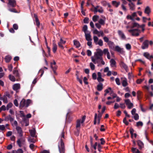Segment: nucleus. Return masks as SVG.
Segmentation results:
<instances>
[{
    "mask_svg": "<svg viewBox=\"0 0 153 153\" xmlns=\"http://www.w3.org/2000/svg\"><path fill=\"white\" fill-rule=\"evenodd\" d=\"M103 89V85L102 83H100L99 85H97V89L98 91H100Z\"/></svg>",
    "mask_w": 153,
    "mask_h": 153,
    "instance_id": "obj_26",
    "label": "nucleus"
},
{
    "mask_svg": "<svg viewBox=\"0 0 153 153\" xmlns=\"http://www.w3.org/2000/svg\"><path fill=\"white\" fill-rule=\"evenodd\" d=\"M103 53H104L105 54H109V52L108 51V49H104L103 50Z\"/></svg>",
    "mask_w": 153,
    "mask_h": 153,
    "instance_id": "obj_56",
    "label": "nucleus"
},
{
    "mask_svg": "<svg viewBox=\"0 0 153 153\" xmlns=\"http://www.w3.org/2000/svg\"><path fill=\"white\" fill-rule=\"evenodd\" d=\"M133 118H134V119L136 120H138L139 119V116L138 114L137 113L134 114V116L133 117Z\"/></svg>",
    "mask_w": 153,
    "mask_h": 153,
    "instance_id": "obj_48",
    "label": "nucleus"
},
{
    "mask_svg": "<svg viewBox=\"0 0 153 153\" xmlns=\"http://www.w3.org/2000/svg\"><path fill=\"white\" fill-rule=\"evenodd\" d=\"M131 150L133 153H140V152L139 150L133 147L131 148Z\"/></svg>",
    "mask_w": 153,
    "mask_h": 153,
    "instance_id": "obj_27",
    "label": "nucleus"
},
{
    "mask_svg": "<svg viewBox=\"0 0 153 153\" xmlns=\"http://www.w3.org/2000/svg\"><path fill=\"white\" fill-rule=\"evenodd\" d=\"M41 73L40 75V77H41L44 73V69L42 68L39 71L38 74Z\"/></svg>",
    "mask_w": 153,
    "mask_h": 153,
    "instance_id": "obj_45",
    "label": "nucleus"
},
{
    "mask_svg": "<svg viewBox=\"0 0 153 153\" xmlns=\"http://www.w3.org/2000/svg\"><path fill=\"white\" fill-rule=\"evenodd\" d=\"M25 105V99H23L20 103L19 108L20 109H22L24 106L26 107Z\"/></svg>",
    "mask_w": 153,
    "mask_h": 153,
    "instance_id": "obj_14",
    "label": "nucleus"
},
{
    "mask_svg": "<svg viewBox=\"0 0 153 153\" xmlns=\"http://www.w3.org/2000/svg\"><path fill=\"white\" fill-rule=\"evenodd\" d=\"M73 42L74 45L76 46L77 48H78L80 46V43L78 41L74 40Z\"/></svg>",
    "mask_w": 153,
    "mask_h": 153,
    "instance_id": "obj_24",
    "label": "nucleus"
},
{
    "mask_svg": "<svg viewBox=\"0 0 153 153\" xmlns=\"http://www.w3.org/2000/svg\"><path fill=\"white\" fill-rule=\"evenodd\" d=\"M28 141L30 143H35L36 141L34 138H31L30 137L28 138Z\"/></svg>",
    "mask_w": 153,
    "mask_h": 153,
    "instance_id": "obj_41",
    "label": "nucleus"
},
{
    "mask_svg": "<svg viewBox=\"0 0 153 153\" xmlns=\"http://www.w3.org/2000/svg\"><path fill=\"white\" fill-rule=\"evenodd\" d=\"M102 147L101 146L100 144L99 143L98 145L97 149L99 152H101L102 151L101 149H102Z\"/></svg>",
    "mask_w": 153,
    "mask_h": 153,
    "instance_id": "obj_49",
    "label": "nucleus"
},
{
    "mask_svg": "<svg viewBox=\"0 0 153 153\" xmlns=\"http://www.w3.org/2000/svg\"><path fill=\"white\" fill-rule=\"evenodd\" d=\"M143 125V124L142 122L141 121H139L137 122L136 123V126L137 127L139 126H142Z\"/></svg>",
    "mask_w": 153,
    "mask_h": 153,
    "instance_id": "obj_47",
    "label": "nucleus"
},
{
    "mask_svg": "<svg viewBox=\"0 0 153 153\" xmlns=\"http://www.w3.org/2000/svg\"><path fill=\"white\" fill-rule=\"evenodd\" d=\"M16 67L14 68L15 70H13V74H14L16 76L18 77L19 76V74L18 71L16 70Z\"/></svg>",
    "mask_w": 153,
    "mask_h": 153,
    "instance_id": "obj_29",
    "label": "nucleus"
},
{
    "mask_svg": "<svg viewBox=\"0 0 153 153\" xmlns=\"http://www.w3.org/2000/svg\"><path fill=\"white\" fill-rule=\"evenodd\" d=\"M149 41L147 40H145L143 43L141 48L143 49H145L148 47Z\"/></svg>",
    "mask_w": 153,
    "mask_h": 153,
    "instance_id": "obj_7",
    "label": "nucleus"
},
{
    "mask_svg": "<svg viewBox=\"0 0 153 153\" xmlns=\"http://www.w3.org/2000/svg\"><path fill=\"white\" fill-rule=\"evenodd\" d=\"M51 67L52 70H56L57 67L56 65H53V63L52 62L51 63Z\"/></svg>",
    "mask_w": 153,
    "mask_h": 153,
    "instance_id": "obj_40",
    "label": "nucleus"
},
{
    "mask_svg": "<svg viewBox=\"0 0 153 153\" xmlns=\"http://www.w3.org/2000/svg\"><path fill=\"white\" fill-rule=\"evenodd\" d=\"M107 44L110 48L112 49H114V44L113 42L110 41Z\"/></svg>",
    "mask_w": 153,
    "mask_h": 153,
    "instance_id": "obj_19",
    "label": "nucleus"
},
{
    "mask_svg": "<svg viewBox=\"0 0 153 153\" xmlns=\"http://www.w3.org/2000/svg\"><path fill=\"white\" fill-rule=\"evenodd\" d=\"M128 31L131 33L132 36H138L139 35L138 29H137L129 30Z\"/></svg>",
    "mask_w": 153,
    "mask_h": 153,
    "instance_id": "obj_3",
    "label": "nucleus"
},
{
    "mask_svg": "<svg viewBox=\"0 0 153 153\" xmlns=\"http://www.w3.org/2000/svg\"><path fill=\"white\" fill-rule=\"evenodd\" d=\"M1 100H2L3 102L5 103H7L8 102L7 98L4 95L1 98Z\"/></svg>",
    "mask_w": 153,
    "mask_h": 153,
    "instance_id": "obj_28",
    "label": "nucleus"
},
{
    "mask_svg": "<svg viewBox=\"0 0 153 153\" xmlns=\"http://www.w3.org/2000/svg\"><path fill=\"white\" fill-rule=\"evenodd\" d=\"M9 10L10 12L13 13H17V11L14 8H9Z\"/></svg>",
    "mask_w": 153,
    "mask_h": 153,
    "instance_id": "obj_58",
    "label": "nucleus"
},
{
    "mask_svg": "<svg viewBox=\"0 0 153 153\" xmlns=\"http://www.w3.org/2000/svg\"><path fill=\"white\" fill-rule=\"evenodd\" d=\"M102 117V115L100 113H99L98 114V115L97 116V117H98V120L97 123L99 124L100 123V120L101 119V118Z\"/></svg>",
    "mask_w": 153,
    "mask_h": 153,
    "instance_id": "obj_37",
    "label": "nucleus"
},
{
    "mask_svg": "<svg viewBox=\"0 0 153 153\" xmlns=\"http://www.w3.org/2000/svg\"><path fill=\"white\" fill-rule=\"evenodd\" d=\"M98 143L97 142L95 143L94 145H93V143L92 144V146H91V147H93L94 150H96L97 149V146L98 145Z\"/></svg>",
    "mask_w": 153,
    "mask_h": 153,
    "instance_id": "obj_50",
    "label": "nucleus"
},
{
    "mask_svg": "<svg viewBox=\"0 0 153 153\" xmlns=\"http://www.w3.org/2000/svg\"><path fill=\"white\" fill-rule=\"evenodd\" d=\"M137 145L139 147V149H141L143 147V143L140 140H138L137 141Z\"/></svg>",
    "mask_w": 153,
    "mask_h": 153,
    "instance_id": "obj_21",
    "label": "nucleus"
},
{
    "mask_svg": "<svg viewBox=\"0 0 153 153\" xmlns=\"http://www.w3.org/2000/svg\"><path fill=\"white\" fill-rule=\"evenodd\" d=\"M16 129L19 136L22 137L23 136V131L21 128L20 126H17L16 127Z\"/></svg>",
    "mask_w": 153,
    "mask_h": 153,
    "instance_id": "obj_9",
    "label": "nucleus"
},
{
    "mask_svg": "<svg viewBox=\"0 0 153 153\" xmlns=\"http://www.w3.org/2000/svg\"><path fill=\"white\" fill-rule=\"evenodd\" d=\"M97 51L94 53V57L99 59H102V56L103 52L101 49L98 48L96 50Z\"/></svg>",
    "mask_w": 153,
    "mask_h": 153,
    "instance_id": "obj_2",
    "label": "nucleus"
},
{
    "mask_svg": "<svg viewBox=\"0 0 153 153\" xmlns=\"http://www.w3.org/2000/svg\"><path fill=\"white\" fill-rule=\"evenodd\" d=\"M13 27L14 29L17 30L18 28V25L16 24L13 25Z\"/></svg>",
    "mask_w": 153,
    "mask_h": 153,
    "instance_id": "obj_63",
    "label": "nucleus"
},
{
    "mask_svg": "<svg viewBox=\"0 0 153 153\" xmlns=\"http://www.w3.org/2000/svg\"><path fill=\"white\" fill-rule=\"evenodd\" d=\"M122 85L124 87H126L128 85L127 82L126 80H123L122 83Z\"/></svg>",
    "mask_w": 153,
    "mask_h": 153,
    "instance_id": "obj_46",
    "label": "nucleus"
},
{
    "mask_svg": "<svg viewBox=\"0 0 153 153\" xmlns=\"http://www.w3.org/2000/svg\"><path fill=\"white\" fill-rule=\"evenodd\" d=\"M97 113L95 114L94 118V124L95 125L97 123Z\"/></svg>",
    "mask_w": 153,
    "mask_h": 153,
    "instance_id": "obj_57",
    "label": "nucleus"
},
{
    "mask_svg": "<svg viewBox=\"0 0 153 153\" xmlns=\"http://www.w3.org/2000/svg\"><path fill=\"white\" fill-rule=\"evenodd\" d=\"M110 62L111 63L110 65L111 67H116V62L114 59H111L110 61Z\"/></svg>",
    "mask_w": 153,
    "mask_h": 153,
    "instance_id": "obj_20",
    "label": "nucleus"
},
{
    "mask_svg": "<svg viewBox=\"0 0 153 153\" xmlns=\"http://www.w3.org/2000/svg\"><path fill=\"white\" fill-rule=\"evenodd\" d=\"M13 66L12 64H10L8 65V68L9 71H11L12 70Z\"/></svg>",
    "mask_w": 153,
    "mask_h": 153,
    "instance_id": "obj_64",
    "label": "nucleus"
},
{
    "mask_svg": "<svg viewBox=\"0 0 153 153\" xmlns=\"http://www.w3.org/2000/svg\"><path fill=\"white\" fill-rule=\"evenodd\" d=\"M99 59H96V57H94V58L93 57H91V60L94 62V63L95 64H96V61L97 60H98Z\"/></svg>",
    "mask_w": 153,
    "mask_h": 153,
    "instance_id": "obj_61",
    "label": "nucleus"
},
{
    "mask_svg": "<svg viewBox=\"0 0 153 153\" xmlns=\"http://www.w3.org/2000/svg\"><path fill=\"white\" fill-rule=\"evenodd\" d=\"M13 106V104L12 103L10 102L7 105L6 108L7 110H8L10 108H11Z\"/></svg>",
    "mask_w": 153,
    "mask_h": 153,
    "instance_id": "obj_52",
    "label": "nucleus"
},
{
    "mask_svg": "<svg viewBox=\"0 0 153 153\" xmlns=\"http://www.w3.org/2000/svg\"><path fill=\"white\" fill-rule=\"evenodd\" d=\"M92 79L94 80H95L97 79V75L95 73H93L92 75Z\"/></svg>",
    "mask_w": 153,
    "mask_h": 153,
    "instance_id": "obj_62",
    "label": "nucleus"
},
{
    "mask_svg": "<svg viewBox=\"0 0 153 153\" xmlns=\"http://www.w3.org/2000/svg\"><path fill=\"white\" fill-rule=\"evenodd\" d=\"M20 85L19 84L17 83L14 84L13 86V89L14 90L16 91L20 88Z\"/></svg>",
    "mask_w": 153,
    "mask_h": 153,
    "instance_id": "obj_18",
    "label": "nucleus"
},
{
    "mask_svg": "<svg viewBox=\"0 0 153 153\" xmlns=\"http://www.w3.org/2000/svg\"><path fill=\"white\" fill-rule=\"evenodd\" d=\"M90 66L91 70H94L95 66L91 62L90 63Z\"/></svg>",
    "mask_w": 153,
    "mask_h": 153,
    "instance_id": "obj_43",
    "label": "nucleus"
},
{
    "mask_svg": "<svg viewBox=\"0 0 153 153\" xmlns=\"http://www.w3.org/2000/svg\"><path fill=\"white\" fill-rule=\"evenodd\" d=\"M9 79L12 82H14L16 80V79L14 76L10 75L9 76Z\"/></svg>",
    "mask_w": 153,
    "mask_h": 153,
    "instance_id": "obj_34",
    "label": "nucleus"
},
{
    "mask_svg": "<svg viewBox=\"0 0 153 153\" xmlns=\"http://www.w3.org/2000/svg\"><path fill=\"white\" fill-rule=\"evenodd\" d=\"M123 122L126 125H128L129 124V123L126 120V117L123 118Z\"/></svg>",
    "mask_w": 153,
    "mask_h": 153,
    "instance_id": "obj_54",
    "label": "nucleus"
},
{
    "mask_svg": "<svg viewBox=\"0 0 153 153\" xmlns=\"http://www.w3.org/2000/svg\"><path fill=\"white\" fill-rule=\"evenodd\" d=\"M53 48L52 51L53 53H56L57 49V45L55 42H53Z\"/></svg>",
    "mask_w": 153,
    "mask_h": 153,
    "instance_id": "obj_22",
    "label": "nucleus"
},
{
    "mask_svg": "<svg viewBox=\"0 0 153 153\" xmlns=\"http://www.w3.org/2000/svg\"><path fill=\"white\" fill-rule=\"evenodd\" d=\"M65 132L63 131L61 135V139L60 140V145H58V147L59 152L60 153H65V147L64 143L63 141L62 138H64Z\"/></svg>",
    "mask_w": 153,
    "mask_h": 153,
    "instance_id": "obj_1",
    "label": "nucleus"
},
{
    "mask_svg": "<svg viewBox=\"0 0 153 153\" xmlns=\"http://www.w3.org/2000/svg\"><path fill=\"white\" fill-rule=\"evenodd\" d=\"M151 12V10L149 7V6H147L145 8L144 10L145 13L147 14L148 16H149Z\"/></svg>",
    "mask_w": 153,
    "mask_h": 153,
    "instance_id": "obj_15",
    "label": "nucleus"
},
{
    "mask_svg": "<svg viewBox=\"0 0 153 153\" xmlns=\"http://www.w3.org/2000/svg\"><path fill=\"white\" fill-rule=\"evenodd\" d=\"M100 140L101 141L100 143V145H103L105 143V141L104 140V138H101L100 139Z\"/></svg>",
    "mask_w": 153,
    "mask_h": 153,
    "instance_id": "obj_59",
    "label": "nucleus"
},
{
    "mask_svg": "<svg viewBox=\"0 0 153 153\" xmlns=\"http://www.w3.org/2000/svg\"><path fill=\"white\" fill-rule=\"evenodd\" d=\"M103 39L104 42L107 43L110 41H109V39L106 36H104L103 38Z\"/></svg>",
    "mask_w": 153,
    "mask_h": 153,
    "instance_id": "obj_55",
    "label": "nucleus"
},
{
    "mask_svg": "<svg viewBox=\"0 0 153 153\" xmlns=\"http://www.w3.org/2000/svg\"><path fill=\"white\" fill-rule=\"evenodd\" d=\"M4 59L6 62L7 63H8L9 62L11 59L12 57L10 55H7L5 57Z\"/></svg>",
    "mask_w": 153,
    "mask_h": 153,
    "instance_id": "obj_23",
    "label": "nucleus"
},
{
    "mask_svg": "<svg viewBox=\"0 0 153 153\" xmlns=\"http://www.w3.org/2000/svg\"><path fill=\"white\" fill-rule=\"evenodd\" d=\"M144 78L143 79H137L136 81L137 83L138 84H140L144 80Z\"/></svg>",
    "mask_w": 153,
    "mask_h": 153,
    "instance_id": "obj_53",
    "label": "nucleus"
},
{
    "mask_svg": "<svg viewBox=\"0 0 153 153\" xmlns=\"http://www.w3.org/2000/svg\"><path fill=\"white\" fill-rule=\"evenodd\" d=\"M125 46L126 48L128 50H130L131 49V45L129 43L126 44Z\"/></svg>",
    "mask_w": 153,
    "mask_h": 153,
    "instance_id": "obj_39",
    "label": "nucleus"
},
{
    "mask_svg": "<svg viewBox=\"0 0 153 153\" xmlns=\"http://www.w3.org/2000/svg\"><path fill=\"white\" fill-rule=\"evenodd\" d=\"M120 65L121 67L124 68L126 71L128 69V66L123 62L121 61L120 63Z\"/></svg>",
    "mask_w": 153,
    "mask_h": 153,
    "instance_id": "obj_16",
    "label": "nucleus"
},
{
    "mask_svg": "<svg viewBox=\"0 0 153 153\" xmlns=\"http://www.w3.org/2000/svg\"><path fill=\"white\" fill-rule=\"evenodd\" d=\"M7 4L9 7H15L16 5V1L15 0H8Z\"/></svg>",
    "mask_w": 153,
    "mask_h": 153,
    "instance_id": "obj_4",
    "label": "nucleus"
},
{
    "mask_svg": "<svg viewBox=\"0 0 153 153\" xmlns=\"http://www.w3.org/2000/svg\"><path fill=\"white\" fill-rule=\"evenodd\" d=\"M143 56L146 58L149 59L150 60H151L152 59H153V56L152 55H150V54L148 52L144 53Z\"/></svg>",
    "mask_w": 153,
    "mask_h": 153,
    "instance_id": "obj_13",
    "label": "nucleus"
},
{
    "mask_svg": "<svg viewBox=\"0 0 153 153\" xmlns=\"http://www.w3.org/2000/svg\"><path fill=\"white\" fill-rule=\"evenodd\" d=\"M140 25H139L138 23L136 22L133 23L132 24V28L134 27H137V28L140 27Z\"/></svg>",
    "mask_w": 153,
    "mask_h": 153,
    "instance_id": "obj_32",
    "label": "nucleus"
},
{
    "mask_svg": "<svg viewBox=\"0 0 153 153\" xmlns=\"http://www.w3.org/2000/svg\"><path fill=\"white\" fill-rule=\"evenodd\" d=\"M97 45H99L100 46H102L103 45V41L101 39L99 40L98 42L97 43Z\"/></svg>",
    "mask_w": 153,
    "mask_h": 153,
    "instance_id": "obj_42",
    "label": "nucleus"
},
{
    "mask_svg": "<svg viewBox=\"0 0 153 153\" xmlns=\"http://www.w3.org/2000/svg\"><path fill=\"white\" fill-rule=\"evenodd\" d=\"M120 4V2H117L116 1H112V4L115 6L116 7H117Z\"/></svg>",
    "mask_w": 153,
    "mask_h": 153,
    "instance_id": "obj_30",
    "label": "nucleus"
},
{
    "mask_svg": "<svg viewBox=\"0 0 153 153\" xmlns=\"http://www.w3.org/2000/svg\"><path fill=\"white\" fill-rule=\"evenodd\" d=\"M119 36L122 39L125 40L126 39V36L120 30H118L117 32Z\"/></svg>",
    "mask_w": 153,
    "mask_h": 153,
    "instance_id": "obj_10",
    "label": "nucleus"
},
{
    "mask_svg": "<svg viewBox=\"0 0 153 153\" xmlns=\"http://www.w3.org/2000/svg\"><path fill=\"white\" fill-rule=\"evenodd\" d=\"M142 94V92L140 91H138L137 92V98L139 100L141 98V95Z\"/></svg>",
    "mask_w": 153,
    "mask_h": 153,
    "instance_id": "obj_35",
    "label": "nucleus"
},
{
    "mask_svg": "<svg viewBox=\"0 0 153 153\" xmlns=\"http://www.w3.org/2000/svg\"><path fill=\"white\" fill-rule=\"evenodd\" d=\"M137 16L136 13L135 12L131 16L128 15L127 16V18L128 19H134V18Z\"/></svg>",
    "mask_w": 153,
    "mask_h": 153,
    "instance_id": "obj_17",
    "label": "nucleus"
},
{
    "mask_svg": "<svg viewBox=\"0 0 153 153\" xmlns=\"http://www.w3.org/2000/svg\"><path fill=\"white\" fill-rule=\"evenodd\" d=\"M81 123V119H78L77 120L76 125V128L77 131L78 132V134H79V128L80 127Z\"/></svg>",
    "mask_w": 153,
    "mask_h": 153,
    "instance_id": "obj_11",
    "label": "nucleus"
},
{
    "mask_svg": "<svg viewBox=\"0 0 153 153\" xmlns=\"http://www.w3.org/2000/svg\"><path fill=\"white\" fill-rule=\"evenodd\" d=\"M34 24L36 25L38 28L40 27V23L39 20H35V21L34 22Z\"/></svg>",
    "mask_w": 153,
    "mask_h": 153,
    "instance_id": "obj_31",
    "label": "nucleus"
},
{
    "mask_svg": "<svg viewBox=\"0 0 153 153\" xmlns=\"http://www.w3.org/2000/svg\"><path fill=\"white\" fill-rule=\"evenodd\" d=\"M125 102L126 105H128V109H130L133 107V104L131 102L129 99H126L125 100Z\"/></svg>",
    "mask_w": 153,
    "mask_h": 153,
    "instance_id": "obj_5",
    "label": "nucleus"
},
{
    "mask_svg": "<svg viewBox=\"0 0 153 153\" xmlns=\"http://www.w3.org/2000/svg\"><path fill=\"white\" fill-rule=\"evenodd\" d=\"M25 142V140L22 138L20 139H18L17 141V143L19 147H22V144H23Z\"/></svg>",
    "mask_w": 153,
    "mask_h": 153,
    "instance_id": "obj_8",
    "label": "nucleus"
},
{
    "mask_svg": "<svg viewBox=\"0 0 153 153\" xmlns=\"http://www.w3.org/2000/svg\"><path fill=\"white\" fill-rule=\"evenodd\" d=\"M93 39L94 42L95 43L96 45H97V42L99 39L96 36H94L93 37Z\"/></svg>",
    "mask_w": 153,
    "mask_h": 153,
    "instance_id": "obj_44",
    "label": "nucleus"
},
{
    "mask_svg": "<svg viewBox=\"0 0 153 153\" xmlns=\"http://www.w3.org/2000/svg\"><path fill=\"white\" fill-rule=\"evenodd\" d=\"M30 132L31 137H35L36 131L35 129L30 130Z\"/></svg>",
    "mask_w": 153,
    "mask_h": 153,
    "instance_id": "obj_25",
    "label": "nucleus"
},
{
    "mask_svg": "<svg viewBox=\"0 0 153 153\" xmlns=\"http://www.w3.org/2000/svg\"><path fill=\"white\" fill-rule=\"evenodd\" d=\"M91 4L92 5L93 7H94V12H98V10L97 9L99 8V6H97L96 7H94V5Z\"/></svg>",
    "mask_w": 153,
    "mask_h": 153,
    "instance_id": "obj_60",
    "label": "nucleus"
},
{
    "mask_svg": "<svg viewBox=\"0 0 153 153\" xmlns=\"http://www.w3.org/2000/svg\"><path fill=\"white\" fill-rule=\"evenodd\" d=\"M88 27L87 25H84L82 28V30L84 32L85 34L86 33V31L87 30Z\"/></svg>",
    "mask_w": 153,
    "mask_h": 153,
    "instance_id": "obj_36",
    "label": "nucleus"
},
{
    "mask_svg": "<svg viewBox=\"0 0 153 153\" xmlns=\"http://www.w3.org/2000/svg\"><path fill=\"white\" fill-rule=\"evenodd\" d=\"M114 50L121 54H123L124 53V51L123 50V48H121L118 46H116Z\"/></svg>",
    "mask_w": 153,
    "mask_h": 153,
    "instance_id": "obj_6",
    "label": "nucleus"
},
{
    "mask_svg": "<svg viewBox=\"0 0 153 153\" xmlns=\"http://www.w3.org/2000/svg\"><path fill=\"white\" fill-rule=\"evenodd\" d=\"M11 117V116L10 115H9L6 116L4 118V120L5 121H8V120H9Z\"/></svg>",
    "mask_w": 153,
    "mask_h": 153,
    "instance_id": "obj_51",
    "label": "nucleus"
},
{
    "mask_svg": "<svg viewBox=\"0 0 153 153\" xmlns=\"http://www.w3.org/2000/svg\"><path fill=\"white\" fill-rule=\"evenodd\" d=\"M31 100L30 99H27L26 101L25 100V105L26 107H27L29 106V104L31 103Z\"/></svg>",
    "mask_w": 153,
    "mask_h": 153,
    "instance_id": "obj_33",
    "label": "nucleus"
},
{
    "mask_svg": "<svg viewBox=\"0 0 153 153\" xmlns=\"http://www.w3.org/2000/svg\"><path fill=\"white\" fill-rule=\"evenodd\" d=\"M85 39L88 41H91L92 39L91 38V36L90 35V32H89L88 33L85 34Z\"/></svg>",
    "mask_w": 153,
    "mask_h": 153,
    "instance_id": "obj_12",
    "label": "nucleus"
},
{
    "mask_svg": "<svg viewBox=\"0 0 153 153\" xmlns=\"http://www.w3.org/2000/svg\"><path fill=\"white\" fill-rule=\"evenodd\" d=\"M128 5L130 7V9L131 10H133L134 9V5L132 2L131 3H129Z\"/></svg>",
    "mask_w": 153,
    "mask_h": 153,
    "instance_id": "obj_38",
    "label": "nucleus"
}]
</instances>
